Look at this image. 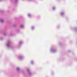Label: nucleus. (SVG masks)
Instances as JSON below:
<instances>
[{
    "label": "nucleus",
    "instance_id": "f257e3e1",
    "mask_svg": "<svg viewBox=\"0 0 77 77\" xmlns=\"http://www.w3.org/2000/svg\"><path fill=\"white\" fill-rule=\"evenodd\" d=\"M60 14L61 15H63L64 14V13H60Z\"/></svg>",
    "mask_w": 77,
    "mask_h": 77
},
{
    "label": "nucleus",
    "instance_id": "f03ea898",
    "mask_svg": "<svg viewBox=\"0 0 77 77\" xmlns=\"http://www.w3.org/2000/svg\"><path fill=\"white\" fill-rule=\"evenodd\" d=\"M20 69L19 68H17V71H19V70Z\"/></svg>",
    "mask_w": 77,
    "mask_h": 77
},
{
    "label": "nucleus",
    "instance_id": "7ed1b4c3",
    "mask_svg": "<svg viewBox=\"0 0 77 77\" xmlns=\"http://www.w3.org/2000/svg\"><path fill=\"white\" fill-rule=\"evenodd\" d=\"M28 17H30V16H31V15H30V14H28Z\"/></svg>",
    "mask_w": 77,
    "mask_h": 77
},
{
    "label": "nucleus",
    "instance_id": "20e7f679",
    "mask_svg": "<svg viewBox=\"0 0 77 77\" xmlns=\"http://www.w3.org/2000/svg\"><path fill=\"white\" fill-rule=\"evenodd\" d=\"M32 29H34V27L33 26H32Z\"/></svg>",
    "mask_w": 77,
    "mask_h": 77
},
{
    "label": "nucleus",
    "instance_id": "39448f33",
    "mask_svg": "<svg viewBox=\"0 0 77 77\" xmlns=\"http://www.w3.org/2000/svg\"><path fill=\"white\" fill-rule=\"evenodd\" d=\"M1 22H2V23H3V20H1Z\"/></svg>",
    "mask_w": 77,
    "mask_h": 77
},
{
    "label": "nucleus",
    "instance_id": "423d86ee",
    "mask_svg": "<svg viewBox=\"0 0 77 77\" xmlns=\"http://www.w3.org/2000/svg\"><path fill=\"white\" fill-rule=\"evenodd\" d=\"M23 25H22L21 26V27L23 28Z\"/></svg>",
    "mask_w": 77,
    "mask_h": 77
},
{
    "label": "nucleus",
    "instance_id": "0eeeda50",
    "mask_svg": "<svg viewBox=\"0 0 77 77\" xmlns=\"http://www.w3.org/2000/svg\"><path fill=\"white\" fill-rule=\"evenodd\" d=\"M27 71H28V72H29V69H28Z\"/></svg>",
    "mask_w": 77,
    "mask_h": 77
},
{
    "label": "nucleus",
    "instance_id": "6e6552de",
    "mask_svg": "<svg viewBox=\"0 0 77 77\" xmlns=\"http://www.w3.org/2000/svg\"><path fill=\"white\" fill-rule=\"evenodd\" d=\"M7 46L8 47H9V44H7Z\"/></svg>",
    "mask_w": 77,
    "mask_h": 77
},
{
    "label": "nucleus",
    "instance_id": "1a4fd4ad",
    "mask_svg": "<svg viewBox=\"0 0 77 77\" xmlns=\"http://www.w3.org/2000/svg\"><path fill=\"white\" fill-rule=\"evenodd\" d=\"M55 9V8H54V7L53 8V9Z\"/></svg>",
    "mask_w": 77,
    "mask_h": 77
},
{
    "label": "nucleus",
    "instance_id": "9d476101",
    "mask_svg": "<svg viewBox=\"0 0 77 77\" xmlns=\"http://www.w3.org/2000/svg\"><path fill=\"white\" fill-rule=\"evenodd\" d=\"M16 1H17V0H16Z\"/></svg>",
    "mask_w": 77,
    "mask_h": 77
}]
</instances>
